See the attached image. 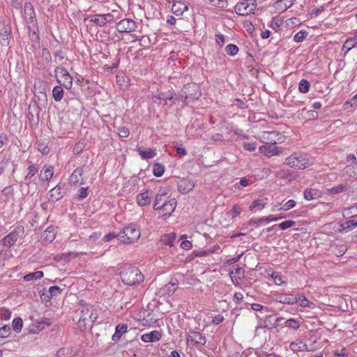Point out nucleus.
<instances>
[{"label":"nucleus","instance_id":"1","mask_svg":"<svg viewBox=\"0 0 357 357\" xmlns=\"http://www.w3.org/2000/svg\"><path fill=\"white\" fill-rule=\"evenodd\" d=\"M122 282L127 285L135 286L144 281V277L142 272L135 266L124 264L120 272Z\"/></svg>","mask_w":357,"mask_h":357},{"label":"nucleus","instance_id":"2","mask_svg":"<svg viewBox=\"0 0 357 357\" xmlns=\"http://www.w3.org/2000/svg\"><path fill=\"white\" fill-rule=\"evenodd\" d=\"M286 164L291 167H295L298 169H304L309 167L313 163L312 159L306 155L294 153L285 160Z\"/></svg>","mask_w":357,"mask_h":357},{"label":"nucleus","instance_id":"3","mask_svg":"<svg viewBox=\"0 0 357 357\" xmlns=\"http://www.w3.org/2000/svg\"><path fill=\"white\" fill-rule=\"evenodd\" d=\"M140 234V231L137 228V226L130 224L120 231L119 233V240L123 243H132L139 238Z\"/></svg>","mask_w":357,"mask_h":357},{"label":"nucleus","instance_id":"4","mask_svg":"<svg viewBox=\"0 0 357 357\" xmlns=\"http://www.w3.org/2000/svg\"><path fill=\"white\" fill-rule=\"evenodd\" d=\"M25 230L22 225L17 226L12 231L0 240V246L10 248L21 239Z\"/></svg>","mask_w":357,"mask_h":357},{"label":"nucleus","instance_id":"5","mask_svg":"<svg viewBox=\"0 0 357 357\" xmlns=\"http://www.w3.org/2000/svg\"><path fill=\"white\" fill-rule=\"evenodd\" d=\"M54 76L58 83L67 89H70L73 86V77L68 70L61 66H56L54 69Z\"/></svg>","mask_w":357,"mask_h":357},{"label":"nucleus","instance_id":"6","mask_svg":"<svg viewBox=\"0 0 357 357\" xmlns=\"http://www.w3.org/2000/svg\"><path fill=\"white\" fill-rule=\"evenodd\" d=\"M201 96L199 86L195 83H188L183 86L181 89V96L185 100H195Z\"/></svg>","mask_w":357,"mask_h":357},{"label":"nucleus","instance_id":"7","mask_svg":"<svg viewBox=\"0 0 357 357\" xmlns=\"http://www.w3.org/2000/svg\"><path fill=\"white\" fill-rule=\"evenodd\" d=\"M256 7V0H243L236 4L234 10L238 15L246 16L252 13Z\"/></svg>","mask_w":357,"mask_h":357},{"label":"nucleus","instance_id":"8","mask_svg":"<svg viewBox=\"0 0 357 357\" xmlns=\"http://www.w3.org/2000/svg\"><path fill=\"white\" fill-rule=\"evenodd\" d=\"M116 27L120 33H130L135 31L137 23L132 19L126 18L119 22Z\"/></svg>","mask_w":357,"mask_h":357},{"label":"nucleus","instance_id":"9","mask_svg":"<svg viewBox=\"0 0 357 357\" xmlns=\"http://www.w3.org/2000/svg\"><path fill=\"white\" fill-rule=\"evenodd\" d=\"M187 341L192 345H205L206 339V337L200 332L194 330H190L187 335Z\"/></svg>","mask_w":357,"mask_h":357},{"label":"nucleus","instance_id":"10","mask_svg":"<svg viewBox=\"0 0 357 357\" xmlns=\"http://www.w3.org/2000/svg\"><path fill=\"white\" fill-rule=\"evenodd\" d=\"M64 184H58L54 188L49 191V201L56 202L60 200L66 194L64 190Z\"/></svg>","mask_w":357,"mask_h":357},{"label":"nucleus","instance_id":"11","mask_svg":"<svg viewBox=\"0 0 357 357\" xmlns=\"http://www.w3.org/2000/svg\"><path fill=\"white\" fill-rule=\"evenodd\" d=\"M29 38L33 44L39 45L40 36L37 22L27 24Z\"/></svg>","mask_w":357,"mask_h":357},{"label":"nucleus","instance_id":"12","mask_svg":"<svg viewBox=\"0 0 357 357\" xmlns=\"http://www.w3.org/2000/svg\"><path fill=\"white\" fill-rule=\"evenodd\" d=\"M93 310V306L91 305H84L80 310V317L78 321V324L79 327H84L86 328L88 325V320L90 316L91 312Z\"/></svg>","mask_w":357,"mask_h":357},{"label":"nucleus","instance_id":"13","mask_svg":"<svg viewBox=\"0 0 357 357\" xmlns=\"http://www.w3.org/2000/svg\"><path fill=\"white\" fill-rule=\"evenodd\" d=\"M177 202L176 199L172 198L168 201H165L162 204L159 210H162L163 215L170 216L174 211Z\"/></svg>","mask_w":357,"mask_h":357},{"label":"nucleus","instance_id":"14","mask_svg":"<svg viewBox=\"0 0 357 357\" xmlns=\"http://www.w3.org/2000/svg\"><path fill=\"white\" fill-rule=\"evenodd\" d=\"M275 144L276 142H275L274 144H267L261 146L259 147L260 152L268 157L279 155L281 151L280 149L275 145Z\"/></svg>","mask_w":357,"mask_h":357},{"label":"nucleus","instance_id":"15","mask_svg":"<svg viewBox=\"0 0 357 357\" xmlns=\"http://www.w3.org/2000/svg\"><path fill=\"white\" fill-rule=\"evenodd\" d=\"M194 188L195 183L190 179L183 178L178 183V190L182 194H187L190 192Z\"/></svg>","mask_w":357,"mask_h":357},{"label":"nucleus","instance_id":"16","mask_svg":"<svg viewBox=\"0 0 357 357\" xmlns=\"http://www.w3.org/2000/svg\"><path fill=\"white\" fill-rule=\"evenodd\" d=\"M10 37V29L6 24L0 26V43L2 46L9 45Z\"/></svg>","mask_w":357,"mask_h":357},{"label":"nucleus","instance_id":"17","mask_svg":"<svg viewBox=\"0 0 357 357\" xmlns=\"http://www.w3.org/2000/svg\"><path fill=\"white\" fill-rule=\"evenodd\" d=\"M276 301L283 303L288 305H293L294 303H297L296 295H294L291 294H276Z\"/></svg>","mask_w":357,"mask_h":357},{"label":"nucleus","instance_id":"18","mask_svg":"<svg viewBox=\"0 0 357 357\" xmlns=\"http://www.w3.org/2000/svg\"><path fill=\"white\" fill-rule=\"evenodd\" d=\"M24 17L27 24L33 23V22H36L35 11L33 9V5L26 2L24 6Z\"/></svg>","mask_w":357,"mask_h":357},{"label":"nucleus","instance_id":"19","mask_svg":"<svg viewBox=\"0 0 357 357\" xmlns=\"http://www.w3.org/2000/svg\"><path fill=\"white\" fill-rule=\"evenodd\" d=\"M188 10V6L185 1L178 0L174 1L172 6V11L176 15H182L185 11Z\"/></svg>","mask_w":357,"mask_h":357},{"label":"nucleus","instance_id":"20","mask_svg":"<svg viewBox=\"0 0 357 357\" xmlns=\"http://www.w3.org/2000/svg\"><path fill=\"white\" fill-rule=\"evenodd\" d=\"M84 172V170L83 167L76 168L70 176V178H69L70 183L71 185H76L78 183L80 185H84V179L82 178L81 181L79 182V178H78L79 176H82L83 175Z\"/></svg>","mask_w":357,"mask_h":357},{"label":"nucleus","instance_id":"21","mask_svg":"<svg viewBox=\"0 0 357 357\" xmlns=\"http://www.w3.org/2000/svg\"><path fill=\"white\" fill-rule=\"evenodd\" d=\"M162 334L158 331H153L149 333L143 334L141 336V340L144 342H154L160 340Z\"/></svg>","mask_w":357,"mask_h":357},{"label":"nucleus","instance_id":"22","mask_svg":"<svg viewBox=\"0 0 357 357\" xmlns=\"http://www.w3.org/2000/svg\"><path fill=\"white\" fill-rule=\"evenodd\" d=\"M153 100L154 102L160 104L161 101L163 100L167 103V100H174L173 93L170 91L168 92H160L158 94H153Z\"/></svg>","mask_w":357,"mask_h":357},{"label":"nucleus","instance_id":"23","mask_svg":"<svg viewBox=\"0 0 357 357\" xmlns=\"http://www.w3.org/2000/svg\"><path fill=\"white\" fill-rule=\"evenodd\" d=\"M303 196L306 200L310 201L321 197V192L315 188H307L304 190Z\"/></svg>","mask_w":357,"mask_h":357},{"label":"nucleus","instance_id":"24","mask_svg":"<svg viewBox=\"0 0 357 357\" xmlns=\"http://www.w3.org/2000/svg\"><path fill=\"white\" fill-rule=\"evenodd\" d=\"M128 325L126 324H118L115 328V333L112 337V340L117 342L120 340L122 335L127 332Z\"/></svg>","mask_w":357,"mask_h":357},{"label":"nucleus","instance_id":"25","mask_svg":"<svg viewBox=\"0 0 357 357\" xmlns=\"http://www.w3.org/2000/svg\"><path fill=\"white\" fill-rule=\"evenodd\" d=\"M357 227V220L352 219L342 222L340 225L339 232H347Z\"/></svg>","mask_w":357,"mask_h":357},{"label":"nucleus","instance_id":"26","mask_svg":"<svg viewBox=\"0 0 357 357\" xmlns=\"http://www.w3.org/2000/svg\"><path fill=\"white\" fill-rule=\"evenodd\" d=\"M178 281L176 278H172L168 284H167L164 288L163 291L169 296L172 295L178 289Z\"/></svg>","mask_w":357,"mask_h":357},{"label":"nucleus","instance_id":"27","mask_svg":"<svg viewBox=\"0 0 357 357\" xmlns=\"http://www.w3.org/2000/svg\"><path fill=\"white\" fill-rule=\"evenodd\" d=\"M296 0H278L275 2V8L280 12H284L291 7Z\"/></svg>","mask_w":357,"mask_h":357},{"label":"nucleus","instance_id":"28","mask_svg":"<svg viewBox=\"0 0 357 357\" xmlns=\"http://www.w3.org/2000/svg\"><path fill=\"white\" fill-rule=\"evenodd\" d=\"M136 151L143 160L151 159L156 155L155 151L151 149L144 151L140 147H137Z\"/></svg>","mask_w":357,"mask_h":357},{"label":"nucleus","instance_id":"29","mask_svg":"<svg viewBox=\"0 0 357 357\" xmlns=\"http://www.w3.org/2000/svg\"><path fill=\"white\" fill-rule=\"evenodd\" d=\"M357 45V36L354 37L349 38L344 43L342 51H345L347 54L349 50L354 47Z\"/></svg>","mask_w":357,"mask_h":357},{"label":"nucleus","instance_id":"30","mask_svg":"<svg viewBox=\"0 0 357 357\" xmlns=\"http://www.w3.org/2000/svg\"><path fill=\"white\" fill-rule=\"evenodd\" d=\"M53 174V167L50 166L40 171L39 178L42 181H49L52 178Z\"/></svg>","mask_w":357,"mask_h":357},{"label":"nucleus","instance_id":"31","mask_svg":"<svg viewBox=\"0 0 357 357\" xmlns=\"http://www.w3.org/2000/svg\"><path fill=\"white\" fill-rule=\"evenodd\" d=\"M349 189V185L347 183H341L337 186L327 189V194L336 195L345 192Z\"/></svg>","mask_w":357,"mask_h":357},{"label":"nucleus","instance_id":"32","mask_svg":"<svg viewBox=\"0 0 357 357\" xmlns=\"http://www.w3.org/2000/svg\"><path fill=\"white\" fill-rule=\"evenodd\" d=\"M151 200V198L149 196L147 191L140 193L137 196V202L140 206H146L150 203Z\"/></svg>","mask_w":357,"mask_h":357},{"label":"nucleus","instance_id":"33","mask_svg":"<svg viewBox=\"0 0 357 357\" xmlns=\"http://www.w3.org/2000/svg\"><path fill=\"white\" fill-rule=\"evenodd\" d=\"M176 238V234L174 232H171L167 234H165L161 237V242L163 244L172 247L174 245L173 243Z\"/></svg>","mask_w":357,"mask_h":357},{"label":"nucleus","instance_id":"34","mask_svg":"<svg viewBox=\"0 0 357 357\" xmlns=\"http://www.w3.org/2000/svg\"><path fill=\"white\" fill-rule=\"evenodd\" d=\"M167 193L165 192H158L155 198V202L153 204L154 210H159L161 207V204L165 201V197H166Z\"/></svg>","mask_w":357,"mask_h":357},{"label":"nucleus","instance_id":"35","mask_svg":"<svg viewBox=\"0 0 357 357\" xmlns=\"http://www.w3.org/2000/svg\"><path fill=\"white\" fill-rule=\"evenodd\" d=\"M63 89L60 86H55L52 89V97L56 102H59L63 97Z\"/></svg>","mask_w":357,"mask_h":357},{"label":"nucleus","instance_id":"36","mask_svg":"<svg viewBox=\"0 0 357 357\" xmlns=\"http://www.w3.org/2000/svg\"><path fill=\"white\" fill-rule=\"evenodd\" d=\"M43 272L40 271H38L33 273H29L24 276V280L25 281H32L40 279L43 277Z\"/></svg>","mask_w":357,"mask_h":357},{"label":"nucleus","instance_id":"37","mask_svg":"<svg viewBox=\"0 0 357 357\" xmlns=\"http://www.w3.org/2000/svg\"><path fill=\"white\" fill-rule=\"evenodd\" d=\"M206 3H208L209 5L220 8H225L227 6L228 2L227 0H204Z\"/></svg>","mask_w":357,"mask_h":357},{"label":"nucleus","instance_id":"38","mask_svg":"<svg viewBox=\"0 0 357 357\" xmlns=\"http://www.w3.org/2000/svg\"><path fill=\"white\" fill-rule=\"evenodd\" d=\"M310 83L305 79H302L298 84V90L302 93H306L309 91Z\"/></svg>","mask_w":357,"mask_h":357},{"label":"nucleus","instance_id":"39","mask_svg":"<svg viewBox=\"0 0 357 357\" xmlns=\"http://www.w3.org/2000/svg\"><path fill=\"white\" fill-rule=\"evenodd\" d=\"M37 149L43 155H47L50 152L47 143L45 140H39L37 142Z\"/></svg>","mask_w":357,"mask_h":357},{"label":"nucleus","instance_id":"40","mask_svg":"<svg viewBox=\"0 0 357 357\" xmlns=\"http://www.w3.org/2000/svg\"><path fill=\"white\" fill-rule=\"evenodd\" d=\"M165 167L158 162L154 163L153 166V173L156 177H160L163 175Z\"/></svg>","mask_w":357,"mask_h":357},{"label":"nucleus","instance_id":"41","mask_svg":"<svg viewBox=\"0 0 357 357\" xmlns=\"http://www.w3.org/2000/svg\"><path fill=\"white\" fill-rule=\"evenodd\" d=\"M158 321L157 318L153 317V312H149L146 317H144L142 320L143 325L151 326L155 324Z\"/></svg>","mask_w":357,"mask_h":357},{"label":"nucleus","instance_id":"42","mask_svg":"<svg viewBox=\"0 0 357 357\" xmlns=\"http://www.w3.org/2000/svg\"><path fill=\"white\" fill-rule=\"evenodd\" d=\"M284 324L286 326H287L290 328H292L294 330L298 329L301 326L300 321L298 319H293V318H291V319H289L284 321Z\"/></svg>","mask_w":357,"mask_h":357},{"label":"nucleus","instance_id":"43","mask_svg":"<svg viewBox=\"0 0 357 357\" xmlns=\"http://www.w3.org/2000/svg\"><path fill=\"white\" fill-rule=\"evenodd\" d=\"M12 326H13V330L15 332H17V333L20 332L22 330V328L23 326V321L22 319V318H20V317L15 318L13 320Z\"/></svg>","mask_w":357,"mask_h":357},{"label":"nucleus","instance_id":"44","mask_svg":"<svg viewBox=\"0 0 357 357\" xmlns=\"http://www.w3.org/2000/svg\"><path fill=\"white\" fill-rule=\"evenodd\" d=\"M38 169L36 165H31L28 167L27 171L28 174L24 177L25 181H29L38 172Z\"/></svg>","mask_w":357,"mask_h":357},{"label":"nucleus","instance_id":"45","mask_svg":"<svg viewBox=\"0 0 357 357\" xmlns=\"http://www.w3.org/2000/svg\"><path fill=\"white\" fill-rule=\"evenodd\" d=\"M238 47L234 44H229L226 46L225 52L229 56H235L238 52Z\"/></svg>","mask_w":357,"mask_h":357},{"label":"nucleus","instance_id":"46","mask_svg":"<svg viewBox=\"0 0 357 357\" xmlns=\"http://www.w3.org/2000/svg\"><path fill=\"white\" fill-rule=\"evenodd\" d=\"M296 298L298 300L297 303H298L301 307H310L311 306V305L312 304V302H310L309 300H307L303 295H296Z\"/></svg>","mask_w":357,"mask_h":357},{"label":"nucleus","instance_id":"47","mask_svg":"<svg viewBox=\"0 0 357 357\" xmlns=\"http://www.w3.org/2000/svg\"><path fill=\"white\" fill-rule=\"evenodd\" d=\"M104 18L102 15L96 14L91 17V21L97 24L99 26H102L105 24L104 22Z\"/></svg>","mask_w":357,"mask_h":357},{"label":"nucleus","instance_id":"48","mask_svg":"<svg viewBox=\"0 0 357 357\" xmlns=\"http://www.w3.org/2000/svg\"><path fill=\"white\" fill-rule=\"evenodd\" d=\"M308 35V33L305 30H301L296 33L294 37V40L296 43L302 42Z\"/></svg>","mask_w":357,"mask_h":357},{"label":"nucleus","instance_id":"49","mask_svg":"<svg viewBox=\"0 0 357 357\" xmlns=\"http://www.w3.org/2000/svg\"><path fill=\"white\" fill-rule=\"evenodd\" d=\"M296 225V223L295 221L289 220H285L277 225L281 230H285L291 227L295 226Z\"/></svg>","mask_w":357,"mask_h":357},{"label":"nucleus","instance_id":"50","mask_svg":"<svg viewBox=\"0 0 357 357\" xmlns=\"http://www.w3.org/2000/svg\"><path fill=\"white\" fill-rule=\"evenodd\" d=\"M268 275L271 277L276 285H280L287 283L283 280L282 277L277 273L272 272L271 274L268 273Z\"/></svg>","mask_w":357,"mask_h":357},{"label":"nucleus","instance_id":"51","mask_svg":"<svg viewBox=\"0 0 357 357\" xmlns=\"http://www.w3.org/2000/svg\"><path fill=\"white\" fill-rule=\"evenodd\" d=\"M11 331V328L9 325H4L0 328V338L8 337Z\"/></svg>","mask_w":357,"mask_h":357},{"label":"nucleus","instance_id":"52","mask_svg":"<svg viewBox=\"0 0 357 357\" xmlns=\"http://www.w3.org/2000/svg\"><path fill=\"white\" fill-rule=\"evenodd\" d=\"M296 206V202L294 199H289L282 204L279 210L284 211H289Z\"/></svg>","mask_w":357,"mask_h":357},{"label":"nucleus","instance_id":"53","mask_svg":"<svg viewBox=\"0 0 357 357\" xmlns=\"http://www.w3.org/2000/svg\"><path fill=\"white\" fill-rule=\"evenodd\" d=\"M63 290V289L61 288L60 287L52 286L49 288V292L50 294V296H52V297L57 296L61 294Z\"/></svg>","mask_w":357,"mask_h":357},{"label":"nucleus","instance_id":"54","mask_svg":"<svg viewBox=\"0 0 357 357\" xmlns=\"http://www.w3.org/2000/svg\"><path fill=\"white\" fill-rule=\"evenodd\" d=\"M118 135L121 137H128L130 135V130L125 126L117 128Z\"/></svg>","mask_w":357,"mask_h":357},{"label":"nucleus","instance_id":"55","mask_svg":"<svg viewBox=\"0 0 357 357\" xmlns=\"http://www.w3.org/2000/svg\"><path fill=\"white\" fill-rule=\"evenodd\" d=\"M264 222H266L264 220V217H262L259 219L251 218L248 222V225L250 226L259 227L260 225H262Z\"/></svg>","mask_w":357,"mask_h":357},{"label":"nucleus","instance_id":"56","mask_svg":"<svg viewBox=\"0 0 357 357\" xmlns=\"http://www.w3.org/2000/svg\"><path fill=\"white\" fill-rule=\"evenodd\" d=\"M212 253H213L212 250H202V251L194 250L192 252V255L194 257H205V256H208L209 255H211Z\"/></svg>","mask_w":357,"mask_h":357},{"label":"nucleus","instance_id":"57","mask_svg":"<svg viewBox=\"0 0 357 357\" xmlns=\"http://www.w3.org/2000/svg\"><path fill=\"white\" fill-rule=\"evenodd\" d=\"M11 312L8 309H0V319L2 320H8L10 318Z\"/></svg>","mask_w":357,"mask_h":357},{"label":"nucleus","instance_id":"58","mask_svg":"<svg viewBox=\"0 0 357 357\" xmlns=\"http://www.w3.org/2000/svg\"><path fill=\"white\" fill-rule=\"evenodd\" d=\"M97 310L93 307V310L91 312L90 316L89 317L88 325L91 324V326H93V323L97 320Z\"/></svg>","mask_w":357,"mask_h":357},{"label":"nucleus","instance_id":"59","mask_svg":"<svg viewBox=\"0 0 357 357\" xmlns=\"http://www.w3.org/2000/svg\"><path fill=\"white\" fill-rule=\"evenodd\" d=\"M264 207V204L261 199L255 200L250 206V210H253L255 208L262 209Z\"/></svg>","mask_w":357,"mask_h":357},{"label":"nucleus","instance_id":"60","mask_svg":"<svg viewBox=\"0 0 357 357\" xmlns=\"http://www.w3.org/2000/svg\"><path fill=\"white\" fill-rule=\"evenodd\" d=\"M89 188H81L79 190V195L77 196L78 200H82L88 196Z\"/></svg>","mask_w":357,"mask_h":357},{"label":"nucleus","instance_id":"61","mask_svg":"<svg viewBox=\"0 0 357 357\" xmlns=\"http://www.w3.org/2000/svg\"><path fill=\"white\" fill-rule=\"evenodd\" d=\"M243 147L244 148V149L248 151H254L257 148L255 143H250L246 142H244L243 143Z\"/></svg>","mask_w":357,"mask_h":357},{"label":"nucleus","instance_id":"62","mask_svg":"<svg viewBox=\"0 0 357 357\" xmlns=\"http://www.w3.org/2000/svg\"><path fill=\"white\" fill-rule=\"evenodd\" d=\"M281 24L282 23L278 20L273 18L271 22V27L275 31H278L280 29Z\"/></svg>","mask_w":357,"mask_h":357},{"label":"nucleus","instance_id":"63","mask_svg":"<svg viewBox=\"0 0 357 357\" xmlns=\"http://www.w3.org/2000/svg\"><path fill=\"white\" fill-rule=\"evenodd\" d=\"M241 212V208L238 205H234L230 211L232 218L237 217Z\"/></svg>","mask_w":357,"mask_h":357},{"label":"nucleus","instance_id":"64","mask_svg":"<svg viewBox=\"0 0 357 357\" xmlns=\"http://www.w3.org/2000/svg\"><path fill=\"white\" fill-rule=\"evenodd\" d=\"M224 316L221 314L215 315L212 320V324L214 325H218L224 321Z\"/></svg>","mask_w":357,"mask_h":357}]
</instances>
